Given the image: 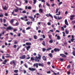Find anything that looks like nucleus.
Segmentation results:
<instances>
[{"mask_svg":"<svg viewBox=\"0 0 75 75\" xmlns=\"http://www.w3.org/2000/svg\"><path fill=\"white\" fill-rule=\"evenodd\" d=\"M31 48V46H28L26 47V49L27 51H29V49Z\"/></svg>","mask_w":75,"mask_h":75,"instance_id":"16","label":"nucleus"},{"mask_svg":"<svg viewBox=\"0 0 75 75\" xmlns=\"http://www.w3.org/2000/svg\"><path fill=\"white\" fill-rule=\"evenodd\" d=\"M71 67V66H70V65H69L67 66V68H69Z\"/></svg>","mask_w":75,"mask_h":75,"instance_id":"45","label":"nucleus"},{"mask_svg":"<svg viewBox=\"0 0 75 75\" xmlns=\"http://www.w3.org/2000/svg\"><path fill=\"white\" fill-rule=\"evenodd\" d=\"M49 56L50 57V58H52V53H50L48 54Z\"/></svg>","mask_w":75,"mask_h":75,"instance_id":"20","label":"nucleus"},{"mask_svg":"<svg viewBox=\"0 0 75 75\" xmlns=\"http://www.w3.org/2000/svg\"><path fill=\"white\" fill-rule=\"evenodd\" d=\"M24 65L25 67L26 68H28V66H27V65H26V64H25Z\"/></svg>","mask_w":75,"mask_h":75,"instance_id":"47","label":"nucleus"},{"mask_svg":"<svg viewBox=\"0 0 75 75\" xmlns=\"http://www.w3.org/2000/svg\"><path fill=\"white\" fill-rule=\"evenodd\" d=\"M27 13V12H26V11H23L22 13Z\"/></svg>","mask_w":75,"mask_h":75,"instance_id":"42","label":"nucleus"},{"mask_svg":"<svg viewBox=\"0 0 75 75\" xmlns=\"http://www.w3.org/2000/svg\"><path fill=\"white\" fill-rule=\"evenodd\" d=\"M34 39H37V36H36V35H35L34 36Z\"/></svg>","mask_w":75,"mask_h":75,"instance_id":"27","label":"nucleus"},{"mask_svg":"<svg viewBox=\"0 0 75 75\" xmlns=\"http://www.w3.org/2000/svg\"><path fill=\"white\" fill-rule=\"evenodd\" d=\"M5 16H8V13H6L5 14Z\"/></svg>","mask_w":75,"mask_h":75,"instance_id":"52","label":"nucleus"},{"mask_svg":"<svg viewBox=\"0 0 75 75\" xmlns=\"http://www.w3.org/2000/svg\"><path fill=\"white\" fill-rule=\"evenodd\" d=\"M27 18V16H25L24 18H23V17L21 18V20H25V19H24V18Z\"/></svg>","mask_w":75,"mask_h":75,"instance_id":"12","label":"nucleus"},{"mask_svg":"<svg viewBox=\"0 0 75 75\" xmlns=\"http://www.w3.org/2000/svg\"><path fill=\"white\" fill-rule=\"evenodd\" d=\"M26 71L25 70H23V73L24 74H25V73H26Z\"/></svg>","mask_w":75,"mask_h":75,"instance_id":"64","label":"nucleus"},{"mask_svg":"<svg viewBox=\"0 0 75 75\" xmlns=\"http://www.w3.org/2000/svg\"><path fill=\"white\" fill-rule=\"evenodd\" d=\"M28 9H31V7L30 6H29L28 7Z\"/></svg>","mask_w":75,"mask_h":75,"instance_id":"44","label":"nucleus"},{"mask_svg":"<svg viewBox=\"0 0 75 75\" xmlns=\"http://www.w3.org/2000/svg\"><path fill=\"white\" fill-rule=\"evenodd\" d=\"M42 50L43 52H45V51L46 50V49L45 48H43Z\"/></svg>","mask_w":75,"mask_h":75,"instance_id":"33","label":"nucleus"},{"mask_svg":"<svg viewBox=\"0 0 75 75\" xmlns=\"http://www.w3.org/2000/svg\"><path fill=\"white\" fill-rule=\"evenodd\" d=\"M65 33L66 34H68L69 33V31L68 30H65Z\"/></svg>","mask_w":75,"mask_h":75,"instance_id":"29","label":"nucleus"},{"mask_svg":"<svg viewBox=\"0 0 75 75\" xmlns=\"http://www.w3.org/2000/svg\"><path fill=\"white\" fill-rule=\"evenodd\" d=\"M62 4V2H61L59 3V5H61V4Z\"/></svg>","mask_w":75,"mask_h":75,"instance_id":"59","label":"nucleus"},{"mask_svg":"<svg viewBox=\"0 0 75 75\" xmlns=\"http://www.w3.org/2000/svg\"><path fill=\"white\" fill-rule=\"evenodd\" d=\"M39 11L40 12L42 13H43V11H42V9H40L39 10Z\"/></svg>","mask_w":75,"mask_h":75,"instance_id":"32","label":"nucleus"},{"mask_svg":"<svg viewBox=\"0 0 75 75\" xmlns=\"http://www.w3.org/2000/svg\"><path fill=\"white\" fill-rule=\"evenodd\" d=\"M42 36L43 38H45V36L44 35H42Z\"/></svg>","mask_w":75,"mask_h":75,"instance_id":"57","label":"nucleus"},{"mask_svg":"<svg viewBox=\"0 0 75 75\" xmlns=\"http://www.w3.org/2000/svg\"><path fill=\"white\" fill-rule=\"evenodd\" d=\"M42 58L44 61H47V59H46V57L45 56H43L42 57Z\"/></svg>","mask_w":75,"mask_h":75,"instance_id":"14","label":"nucleus"},{"mask_svg":"<svg viewBox=\"0 0 75 75\" xmlns=\"http://www.w3.org/2000/svg\"><path fill=\"white\" fill-rule=\"evenodd\" d=\"M30 27H28L26 28V30H30Z\"/></svg>","mask_w":75,"mask_h":75,"instance_id":"50","label":"nucleus"},{"mask_svg":"<svg viewBox=\"0 0 75 75\" xmlns=\"http://www.w3.org/2000/svg\"><path fill=\"white\" fill-rule=\"evenodd\" d=\"M46 5L47 6H48V7L50 6V5L49 4H48L47 2L46 3Z\"/></svg>","mask_w":75,"mask_h":75,"instance_id":"40","label":"nucleus"},{"mask_svg":"<svg viewBox=\"0 0 75 75\" xmlns=\"http://www.w3.org/2000/svg\"><path fill=\"white\" fill-rule=\"evenodd\" d=\"M6 19H4V23H6Z\"/></svg>","mask_w":75,"mask_h":75,"instance_id":"55","label":"nucleus"},{"mask_svg":"<svg viewBox=\"0 0 75 75\" xmlns=\"http://www.w3.org/2000/svg\"><path fill=\"white\" fill-rule=\"evenodd\" d=\"M74 23H75V21H73L72 22V24H74Z\"/></svg>","mask_w":75,"mask_h":75,"instance_id":"51","label":"nucleus"},{"mask_svg":"<svg viewBox=\"0 0 75 75\" xmlns=\"http://www.w3.org/2000/svg\"><path fill=\"white\" fill-rule=\"evenodd\" d=\"M12 62H13V67H15V66H16V63H15V62H14V61H13Z\"/></svg>","mask_w":75,"mask_h":75,"instance_id":"23","label":"nucleus"},{"mask_svg":"<svg viewBox=\"0 0 75 75\" xmlns=\"http://www.w3.org/2000/svg\"><path fill=\"white\" fill-rule=\"evenodd\" d=\"M36 2H37V0H33V4H35L36 3Z\"/></svg>","mask_w":75,"mask_h":75,"instance_id":"28","label":"nucleus"},{"mask_svg":"<svg viewBox=\"0 0 75 75\" xmlns=\"http://www.w3.org/2000/svg\"><path fill=\"white\" fill-rule=\"evenodd\" d=\"M61 29L63 31H64V28L62 27H61Z\"/></svg>","mask_w":75,"mask_h":75,"instance_id":"54","label":"nucleus"},{"mask_svg":"<svg viewBox=\"0 0 75 75\" xmlns=\"http://www.w3.org/2000/svg\"><path fill=\"white\" fill-rule=\"evenodd\" d=\"M50 62H47V65H50Z\"/></svg>","mask_w":75,"mask_h":75,"instance_id":"63","label":"nucleus"},{"mask_svg":"<svg viewBox=\"0 0 75 75\" xmlns=\"http://www.w3.org/2000/svg\"><path fill=\"white\" fill-rule=\"evenodd\" d=\"M38 63L34 64L33 65V67H35L36 66V68H37L38 67Z\"/></svg>","mask_w":75,"mask_h":75,"instance_id":"10","label":"nucleus"},{"mask_svg":"<svg viewBox=\"0 0 75 75\" xmlns=\"http://www.w3.org/2000/svg\"><path fill=\"white\" fill-rule=\"evenodd\" d=\"M54 52H57V51H58V52H59V49H57V48H54Z\"/></svg>","mask_w":75,"mask_h":75,"instance_id":"4","label":"nucleus"},{"mask_svg":"<svg viewBox=\"0 0 75 75\" xmlns=\"http://www.w3.org/2000/svg\"><path fill=\"white\" fill-rule=\"evenodd\" d=\"M65 23L66 25H68V21H67V19H66L65 20Z\"/></svg>","mask_w":75,"mask_h":75,"instance_id":"15","label":"nucleus"},{"mask_svg":"<svg viewBox=\"0 0 75 75\" xmlns=\"http://www.w3.org/2000/svg\"><path fill=\"white\" fill-rule=\"evenodd\" d=\"M50 43H52L53 42V40H50L49 41Z\"/></svg>","mask_w":75,"mask_h":75,"instance_id":"35","label":"nucleus"},{"mask_svg":"<svg viewBox=\"0 0 75 75\" xmlns=\"http://www.w3.org/2000/svg\"><path fill=\"white\" fill-rule=\"evenodd\" d=\"M67 73L68 75H70V74H71V73H70L69 71H67Z\"/></svg>","mask_w":75,"mask_h":75,"instance_id":"61","label":"nucleus"},{"mask_svg":"<svg viewBox=\"0 0 75 75\" xmlns=\"http://www.w3.org/2000/svg\"><path fill=\"white\" fill-rule=\"evenodd\" d=\"M2 7L3 8V10H7V7L6 5H5L4 7H3V6Z\"/></svg>","mask_w":75,"mask_h":75,"instance_id":"11","label":"nucleus"},{"mask_svg":"<svg viewBox=\"0 0 75 75\" xmlns=\"http://www.w3.org/2000/svg\"><path fill=\"white\" fill-rule=\"evenodd\" d=\"M13 48H16V47H17V45H13Z\"/></svg>","mask_w":75,"mask_h":75,"instance_id":"62","label":"nucleus"},{"mask_svg":"<svg viewBox=\"0 0 75 75\" xmlns=\"http://www.w3.org/2000/svg\"><path fill=\"white\" fill-rule=\"evenodd\" d=\"M72 54L74 56H75V51L74 50L72 53Z\"/></svg>","mask_w":75,"mask_h":75,"instance_id":"21","label":"nucleus"},{"mask_svg":"<svg viewBox=\"0 0 75 75\" xmlns=\"http://www.w3.org/2000/svg\"><path fill=\"white\" fill-rule=\"evenodd\" d=\"M39 40L40 41H42V40H44V39H43L42 38H40L39 39Z\"/></svg>","mask_w":75,"mask_h":75,"instance_id":"46","label":"nucleus"},{"mask_svg":"<svg viewBox=\"0 0 75 75\" xmlns=\"http://www.w3.org/2000/svg\"><path fill=\"white\" fill-rule=\"evenodd\" d=\"M13 28L11 26H9L8 27H7L6 30H12Z\"/></svg>","mask_w":75,"mask_h":75,"instance_id":"6","label":"nucleus"},{"mask_svg":"<svg viewBox=\"0 0 75 75\" xmlns=\"http://www.w3.org/2000/svg\"><path fill=\"white\" fill-rule=\"evenodd\" d=\"M62 33L63 34V37H65L66 36V35H65V33L64 32H63Z\"/></svg>","mask_w":75,"mask_h":75,"instance_id":"30","label":"nucleus"},{"mask_svg":"<svg viewBox=\"0 0 75 75\" xmlns=\"http://www.w3.org/2000/svg\"><path fill=\"white\" fill-rule=\"evenodd\" d=\"M15 12H18V9H15L14 10Z\"/></svg>","mask_w":75,"mask_h":75,"instance_id":"26","label":"nucleus"},{"mask_svg":"<svg viewBox=\"0 0 75 75\" xmlns=\"http://www.w3.org/2000/svg\"><path fill=\"white\" fill-rule=\"evenodd\" d=\"M3 17V14L1 13V14L0 15V17Z\"/></svg>","mask_w":75,"mask_h":75,"instance_id":"39","label":"nucleus"},{"mask_svg":"<svg viewBox=\"0 0 75 75\" xmlns=\"http://www.w3.org/2000/svg\"><path fill=\"white\" fill-rule=\"evenodd\" d=\"M14 22V19H12L10 21V23L11 24H12L13 26H18V25H19V23L18 22L16 23V24H13V23Z\"/></svg>","mask_w":75,"mask_h":75,"instance_id":"1","label":"nucleus"},{"mask_svg":"<svg viewBox=\"0 0 75 75\" xmlns=\"http://www.w3.org/2000/svg\"><path fill=\"white\" fill-rule=\"evenodd\" d=\"M52 71V72L54 73H53L54 75H57V74H56V73H55V72L54 71Z\"/></svg>","mask_w":75,"mask_h":75,"instance_id":"49","label":"nucleus"},{"mask_svg":"<svg viewBox=\"0 0 75 75\" xmlns=\"http://www.w3.org/2000/svg\"><path fill=\"white\" fill-rule=\"evenodd\" d=\"M31 61H34V59L33 57H32L31 58Z\"/></svg>","mask_w":75,"mask_h":75,"instance_id":"43","label":"nucleus"},{"mask_svg":"<svg viewBox=\"0 0 75 75\" xmlns=\"http://www.w3.org/2000/svg\"><path fill=\"white\" fill-rule=\"evenodd\" d=\"M60 61H63V59H61V58H60Z\"/></svg>","mask_w":75,"mask_h":75,"instance_id":"58","label":"nucleus"},{"mask_svg":"<svg viewBox=\"0 0 75 75\" xmlns=\"http://www.w3.org/2000/svg\"><path fill=\"white\" fill-rule=\"evenodd\" d=\"M47 25H51V23L50 22H48L47 23Z\"/></svg>","mask_w":75,"mask_h":75,"instance_id":"56","label":"nucleus"},{"mask_svg":"<svg viewBox=\"0 0 75 75\" xmlns=\"http://www.w3.org/2000/svg\"><path fill=\"white\" fill-rule=\"evenodd\" d=\"M42 44L44 46H45V41H43V43H42Z\"/></svg>","mask_w":75,"mask_h":75,"instance_id":"22","label":"nucleus"},{"mask_svg":"<svg viewBox=\"0 0 75 75\" xmlns=\"http://www.w3.org/2000/svg\"><path fill=\"white\" fill-rule=\"evenodd\" d=\"M26 45H31V42H27L26 43Z\"/></svg>","mask_w":75,"mask_h":75,"instance_id":"17","label":"nucleus"},{"mask_svg":"<svg viewBox=\"0 0 75 75\" xmlns=\"http://www.w3.org/2000/svg\"><path fill=\"white\" fill-rule=\"evenodd\" d=\"M58 8H57L56 9V12H55V13H58Z\"/></svg>","mask_w":75,"mask_h":75,"instance_id":"36","label":"nucleus"},{"mask_svg":"<svg viewBox=\"0 0 75 75\" xmlns=\"http://www.w3.org/2000/svg\"><path fill=\"white\" fill-rule=\"evenodd\" d=\"M38 65L39 66L42 67H44V64H43L39 63L38 64Z\"/></svg>","mask_w":75,"mask_h":75,"instance_id":"13","label":"nucleus"},{"mask_svg":"<svg viewBox=\"0 0 75 75\" xmlns=\"http://www.w3.org/2000/svg\"><path fill=\"white\" fill-rule=\"evenodd\" d=\"M46 16H47V17H51L52 18H53V16H52L51 15V14H50V13H49V14H47L46 15Z\"/></svg>","mask_w":75,"mask_h":75,"instance_id":"5","label":"nucleus"},{"mask_svg":"<svg viewBox=\"0 0 75 75\" xmlns=\"http://www.w3.org/2000/svg\"><path fill=\"white\" fill-rule=\"evenodd\" d=\"M60 56H61V57H64V58H66L67 57V56L66 55H65V54H60Z\"/></svg>","mask_w":75,"mask_h":75,"instance_id":"8","label":"nucleus"},{"mask_svg":"<svg viewBox=\"0 0 75 75\" xmlns=\"http://www.w3.org/2000/svg\"><path fill=\"white\" fill-rule=\"evenodd\" d=\"M27 24L28 25H29V24H30V22L29 21L27 22Z\"/></svg>","mask_w":75,"mask_h":75,"instance_id":"53","label":"nucleus"},{"mask_svg":"<svg viewBox=\"0 0 75 75\" xmlns=\"http://www.w3.org/2000/svg\"><path fill=\"white\" fill-rule=\"evenodd\" d=\"M12 30H13V31L14 32H15V31H17V29H12Z\"/></svg>","mask_w":75,"mask_h":75,"instance_id":"31","label":"nucleus"},{"mask_svg":"<svg viewBox=\"0 0 75 75\" xmlns=\"http://www.w3.org/2000/svg\"><path fill=\"white\" fill-rule=\"evenodd\" d=\"M71 17L73 18V17H75V15H71L70 16Z\"/></svg>","mask_w":75,"mask_h":75,"instance_id":"48","label":"nucleus"},{"mask_svg":"<svg viewBox=\"0 0 75 75\" xmlns=\"http://www.w3.org/2000/svg\"><path fill=\"white\" fill-rule=\"evenodd\" d=\"M22 32L23 34H25V30H23L22 31Z\"/></svg>","mask_w":75,"mask_h":75,"instance_id":"41","label":"nucleus"},{"mask_svg":"<svg viewBox=\"0 0 75 75\" xmlns=\"http://www.w3.org/2000/svg\"><path fill=\"white\" fill-rule=\"evenodd\" d=\"M70 40L71 41V42H74V40H75V39H71V40Z\"/></svg>","mask_w":75,"mask_h":75,"instance_id":"34","label":"nucleus"},{"mask_svg":"<svg viewBox=\"0 0 75 75\" xmlns=\"http://www.w3.org/2000/svg\"><path fill=\"white\" fill-rule=\"evenodd\" d=\"M28 17H29L30 19H31L32 21H34L35 20V19L31 16H28Z\"/></svg>","mask_w":75,"mask_h":75,"instance_id":"9","label":"nucleus"},{"mask_svg":"<svg viewBox=\"0 0 75 75\" xmlns=\"http://www.w3.org/2000/svg\"><path fill=\"white\" fill-rule=\"evenodd\" d=\"M18 72V70H16L14 71V72L15 73H17Z\"/></svg>","mask_w":75,"mask_h":75,"instance_id":"25","label":"nucleus"},{"mask_svg":"<svg viewBox=\"0 0 75 75\" xmlns=\"http://www.w3.org/2000/svg\"><path fill=\"white\" fill-rule=\"evenodd\" d=\"M57 40H60V37L59 35L57 36Z\"/></svg>","mask_w":75,"mask_h":75,"instance_id":"24","label":"nucleus"},{"mask_svg":"<svg viewBox=\"0 0 75 75\" xmlns=\"http://www.w3.org/2000/svg\"><path fill=\"white\" fill-rule=\"evenodd\" d=\"M29 71H31L32 72H34V71H35L36 69H35L33 68H31L30 67L29 68Z\"/></svg>","mask_w":75,"mask_h":75,"instance_id":"3","label":"nucleus"},{"mask_svg":"<svg viewBox=\"0 0 75 75\" xmlns=\"http://www.w3.org/2000/svg\"><path fill=\"white\" fill-rule=\"evenodd\" d=\"M24 1L25 2L26 4H28V1L27 0H24Z\"/></svg>","mask_w":75,"mask_h":75,"instance_id":"38","label":"nucleus"},{"mask_svg":"<svg viewBox=\"0 0 75 75\" xmlns=\"http://www.w3.org/2000/svg\"><path fill=\"white\" fill-rule=\"evenodd\" d=\"M58 20H61L62 19V17L61 16L59 17V16H58Z\"/></svg>","mask_w":75,"mask_h":75,"instance_id":"37","label":"nucleus"},{"mask_svg":"<svg viewBox=\"0 0 75 75\" xmlns=\"http://www.w3.org/2000/svg\"><path fill=\"white\" fill-rule=\"evenodd\" d=\"M25 55H23L22 56L20 57V59H25Z\"/></svg>","mask_w":75,"mask_h":75,"instance_id":"7","label":"nucleus"},{"mask_svg":"<svg viewBox=\"0 0 75 75\" xmlns=\"http://www.w3.org/2000/svg\"><path fill=\"white\" fill-rule=\"evenodd\" d=\"M41 59V55H39V57H38L36 56L35 59V62H39L40 59Z\"/></svg>","mask_w":75,"mask_h":75,"instance_id":"2","label":"nucleus"},{"mask_svg":"<svg viewBox=\"0 0 75 75\" xmlns=\"http://www.w3.org/2000/svg\"><path fill=\"white\" fill-rule=\"evenodd\" d=\"M52 49V48L51 47H50L47 49L46 50V51H50V50H51Z\"/></svg>","mask_w":75,"mask_h":75,"instance_id":"18","label":"nucleus"},{"mask_svg":"<svg viewBox=\"0 0 75 75\" xmlns=\"http://www.w3.org/2000/svg\"><path fill=\"white\" fill-rule=\"evenodd\" d=\"M21 35V34L20 33H18V37H20Z\"/></svg>","mask_w":75,"mask_h":75,"instance_id":"60","label":"nucleus"},{"mask_svg":"<svg viewBox=\"0 0 75 75\" xmlns=\"http://www.w3.org/2000/svg\"><path fill=\"white\" fill-rule=\"evenodd\" d=\"M14 11H13V12H12V14L13 15V16H17V14H14Z\"/></svg>","mask_w":75,"mask_h":75,"instance_id":"19","label":"nucleus"}]
</instances>
